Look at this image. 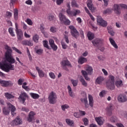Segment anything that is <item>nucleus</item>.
<instances>
[{"mask_svg": "<svg viewBox=\"0 0 127 127\" xmlns=\"http://www.w3.org/2000/svg\"><path fill=\"white\" fill-rule=\"evenodd\" d=\"M106 87L108 90H115V82H111V80H108L106 83Z\"/></svg>", "mask_w": 127, "mask_h": 127, "instance_id": "obj_13", "label": "nucleus"}, {"mask_svg": "<svg viewBox=\"0 0 127 127\" xmlns=\"http://www.w3.org/2000/svg\"><path fill=\"white\" fill-rule=\"evenodd\" d=\"M67 89L68 90V94L69 96L72 98H74L75 95H74V94H73V92H72V88L70 85L67 86Z\"/></svg>", "mask_w": 127, "mask_h": 127, "instance_id": "obj_34", "label": "nucleus"}, {"mask_svg": "<svg viewBox=\"0 0 127 127\" xmlns=\"http://www.w3.org/2000/svg\"><path fill=\"white\" fill-rule=\"evenodd\" d=\"M25 21L28 25H32V24H33V22H32V20L29 18H27Z\"/></svg>", "mask_w": 127, "mask_h": 127, "instance_id": "obj_47", "label": "nucleus"}, {"mask_svg": "<svg viewBox=\"0 0 127 127\" xmlns=\"http://www.w3.org/2000/svg\"><path fill=\"white\" fill-rule=\"evenodd\" d=\"M58 30V29L55 26L51 27L50 31L51 32H52V33H56Z\"/></svg>", "mask_w": 127, "mask_h": 127, "instance_id": "obj_40", "label": "nucleus"}, {"mask_svg": "<svg viewBox=\"0 0 127 127\" xmlns=\"http://www.w3.org/2000/svg\"><path fill=\"white\" fill-rule=\"evenodd\" d=\"M61 65L62 68H63V69H64L65 71H68V68L67 67V66L68 67H69V68H72V64H71V63L68 60L62 61L61 62Z\"/></svg>", "mask_w": 127, "mask_h": 127, "instance_id": "obj_5", "label": "nucleus"}, {"mask_svg": "<svg viewBox=\"0 0 127 127\" xmlns=\"http://www.w3.org/2000/svg\"><path fill=\"white\" fill-rule=\"evenodd\" d=\"M92 43L94 46L99 48L100 45H102L104 43V40L103 39L96 38L92 41Z\"/></svg>", "mask_w": 127, "mask_h": 127, "instance_id": "obj_7", "label": "nucleus"}, {"mask_svg": "<svg viewBox=\"0 0 127 127\" xmlns=\"http://www.w3.org/2000/svg\"><path fill=\"white\" fill-rule=\"evenodd\" d=\"M71 84H72L73 87H76L78 85V80L71 79Z\"/></svg>", "mask_w": 127, "mask_h": 127, "instance_id": "obj_46", "label": "nucleus"}, {"mask_svg": "<svg viewBox=\"0 0 127 127\" xmlns=\"http://www.w3.org/2000/svg\"><path fill=\"white\" fill-rule=\"evenodd\" d=\"M75 118H76L77 119H79V118L80 117V113L79 112H75L73 114Z\"/></svg>", "mask_w": 127, "mask_h": 127, "instance_id": "obj_56", "label": "nucleus"}, {"mask_svg": "<svg viewBox=\"0 0 127 127\" xmlns=\"http://www.w3.org/2000/svg\"><path fill=\"white\" fill-rule=\"evenodd\" d=\"M106 111L107 115H108V116H112V114H113V105H109L107 107Z\"/></svg>", "mask_w": 127, "mask_h": 127, "instance_id": "obj_21", "label": "nucleus"}, {"mask_svg": "<svg viewBox=\"0 0 127 127\" xmlns=\"http://www.w3.org/2000/svg\"><path fill=\"white\" fill-rule=\"evenodd\" d=\"M120 7H121L122 8H126L127 9V5L126 4H124V3H121L119 4Z\"/></svg>", "mask_w": 127, "mask_h": 127, "instance_id": "obj_57", "label": "nucleus"}, {"mask_svg": "<svg viewBox=\"0 0 127 127\" xmlns=\"http://www.w3.org/2000/svg\"><path fill=\"white\" fill-rule=\"evenodd\" d=\"M87 60L85 58L81 57L79 58L78 63H79V64L82 65V64H84V63H85V62H87Z\"/></svg>", "mask_w": 127, "mask_h": 127, "instance_id": "obj_29", "label": "nucleus"}, {"mask_svg": "<svg viewBox=\"0 0 127 127\" xmlns=\"http://www.w3.org/2000/svg\"><path fill=\"white\" fill-rule=\"evenodd\" d=\"M97 23L99 25H101V26H103V27H106L107 25H108V23L107 21L104 20L103 18H102V17L100 16H98L97 17Z\"/></svg>", "mask_w": 127, "mask_h": 127, "instance_id": "obj_10", "label": "nucleus"}, {"mask_svg": "<svg viewBox=\"0 0 127 127\" xmlns=\"http://www.w3.org/2000/svg\"><path fill=\"white\" fill-rule=\"evenodd\" d=\"M95 121L99 126H102V125H103V120H102L101 117L95 118Z\"/></svg>", "mask_w": 127, "mask_h": 127, "instance_id": "obj_33", "label": "nucleus"}, {"mask_svg": "<svg viewBox=\"0 0 127 127\" xmlns=\"http://www.w3.org/2000/svg\"><path fill=\"white\" fill-rule=\"evenodd\" d=\"M35 115V113L33 111H31L27 118V121L28 123H31L32 122V121H33V119H34V115Z\"/></svg>", "mask_w": 127, "mask_h": 127, "instance_id": "obj_16", "label": "nucleus"}, {"mask_svg": "<svg viewBox=\"0 0 127 127\" xmlns=\"http://www.w3.org/2000/svg\"><path fill=\"white\" fill-rule=\"evenodd\" d=\"M27 98H28V95H27L26 93L21 92L18 99L20 103L24 104Z\"/></svg>", "mask_w": 127, "mask_h": 127, "instance_id": "obj_8", "label": "nucleus"}, {"mask_svg": "<svg viewBox=\"0 0 127 127\" xmlns=\"http://www.w3.org/2000/svg\"><path fill=\"white\" fill-rule=\"evenodd\" d=\"M84 69L86 70V72L88 75H92L93 72V67H92V66L87 65L84 67Z\"/></svg>", "mask_w": 127, "mask_h": 127, "instance_id": "obj_20", "label": "nucleus"}, {"mask_svg": "<svg viewBox=\"0 0 127 127\" xmlns=\"http://www.w3.org/2000/svg\"><path fill=\"white\" fill-rule=\"evenodd\" d=\"M87 6L90 10H93L94 9V6H93V2L92 0H88L87 2Z\"/></svg>", "mask_w": 127, "mask_h": 127, "instance_id": "obj_25", "label": "nucleus"}, {"mask_svg": "<svg viewBox=\"0 0 127 127\" xmlns=\"http://www.w3.org/2000/svg\"><path fill=\"white\" fill-rule=\"evenodd\" d=\"M62 46L63 49H67L68 46L67 45L65 44V43L62 42Z\"/></svg>", "mask_w": 127, "mask_h": 127, "instance_id": "obj_60", "label": "nucleus"}, {"mask_svg": "<svg viewBox=\"0 0 127 127\" xmlns=\"http://www.w3.org/2000/svg\"><path fill=\"white\" fill-rule=\"evenodd\" d=\"M13 50H14L17 53H18V54H22V53L19 51V50L17 49V48H15V47H12Z\"/></svg>", "mask_w": 127, "mask_h": 127, "instance_id": "obj_52", "label": "nucleus"}, {"mask_svg": "<svg viewBox=\"0 0 127 127\" xmlns=\"http://www.w3.org/2000/svg\"><path fill=\"white\" fill-rule=\"evenodd\" d=\"M5 49H6V51L5 54V58L8 62L10 63V64L5 63H0V67L3 71L4 72H9L10 70H14V65H12L11 64H14L15 63V59L12 58V56H11V53H12V50L11 48L9 47L8 45H6L5 46Z\"/></svg>", "mask_w": 127, "mask_h": 127, "instance_id": "obj_1", "label": "nucleus"}, {"mask_svg": "<svg viewBox=\"0 0 127 127\" xmlns=\"http://www.w3.org/2000/svg\"><path fill=\"white\" fill-rule=\"evenodd\" d=\"M43 42L44 47H45V48H47V49H49V50L51 49L50 48V47H49V46L48 45V41L45 40V41H43Z\"/></svg>", "mask_w": 127, "mask_h": 127, "instance_id": "obj_39", "label": "nucleus"}, {"mask_svg": "<svg viewBox=\"0 0 127 127\" xmlns=\"http://www.w3.org/2000/svg\"><path fill=\"white\" fill-rule=\"evenodd\" d=\"M0 84L2 87H8V86H12L13 83L10 81H4L0 79Z\"/></svg>", "mask_w": 127, "mask_h": 127, "instance_id": "obj_12", "label": "nucleus"}, {"mask_svg": "<svg viewBox=\"0 0 127 127\" xmlns=\"http://www.w3.org/2000/svg\"><path fill=\"white\" fill-rule=\"evenodd\" d=\"M69 28L70 30V34H71L73 37L77 39L78 36L80 35V33L78 32V30L74 27L73 25H70L69 26Z\"/></svg>", "mask_w": 127, "mask_h": 127, "instance_id": "obj_6", "label": "nucleus"}, {"mask_svg": "<svg viewBox=\"0 0 127 127\" xmlns=\"http://www.w3.org/2000/svg\"><path fill=\"white\" fill-rule=\"evenodd\" d=\"M79 80L82 83V85L84 86V87H87V86H88V83H87V82H86L85 79H84V78L82 76L80 77V79Z\"/></svg>", "mask_w": 127, "mask_h": 127, "instance_id": "obj_35", "label": "nucleus"}, {"mask_svg": "<svg viewBox=\"0 0 127 127\" xmlns=\"http://www.w3.org/2000/svg\"><path fill=\"white\" fill-rule=\"evenodd\" d=\"M80 101L81 103H84L85 108L86 109H88V108H89V104H88V99L87 98V97L84 98H81Z\"/></svg>", "mask_w": 127, "mask_h": 127, "instance_id": "obj_22", "label": "nucleus"}, {"mask_svg": "<svg viewBox=\"0 0 127 127\" xmlns=\"http://www.w3.org/2000/svg\"><path fill=\"white\" fill-rule=\"evenodd\" d=\"M110 121L111 123H116L118 122V118L116 116H113L111 118Z\"/></svg>", "mask_w": 127, "mask_h": 127, "instance_id": "obj_43", "label": "nucleus"}, {"mask_svg": "<svg viewBox=\"0 0 127 127\" xmlns=\"http://www.w3.org/2000/svg\"><path fill=\"white\" fill-rule=\"evenodd\" d=\"M13 16L15 20H17V19H18V9H17V8L14 9Z\"/></svg>", "mask_w": 127, "mask_h": 127, "instance_id": "obj_28", "label": "nucleus"}, {"mask_svg": "<svg viewBox=\"0 0 127 127\" xmlns=\"http://www.w3.org/2000/svg\"><path fill=\"white\" fill-rule=\"evenodd\" d=\"M61 108H62V110L63 111H65V110H66V109H68L69 108V105H67V104H64V105H62L61 106Z\"/></svg>", "mask_w": 127, "mask_h": 127, "instance_id": "obj_49", "label": "nucleus"}, {"mask_svg": "<svg viewBox=\"0 0 127 127\" xmlns=\"http://www.w3.org/2000/svg\"><path fill=\"white\" fill-rule=\"evenodd\" d=\"M36 70L37 71L40 78H43L45 76V73L43 70L40 69V68L38 66H36Z\"/></svg>", "mask_w": 127, "mask_h": 127, "instance_id": "obj_19", "label": "nucleus"}, {"mask_svg": "<svg viewBox=\"0 0 127 127\" xmlns=\"http://www.w3.org/2000/svg\"><path fill=\"white\" fill-rule=\"evenodd\" d=\"M71 6L73 7H78L79 6V5L77 4V2L75 0H73L71 1Z\"/></svg>", "mask_w": 127, "mask_h": 127, "instance_id": "obj_44", "label": "nucleus"}, {"mask_svg": "<svg viewBox=\"0 0 127 127\" xmlns=\"http://www.w3.org/2000/svg\"><path fill=\"white\" fill-rule=\"evenodd\" d=\"M104 81H105V78L104 77L99 76L95 80V84H97L98 85H102Z\"/></svg>", "mask_w": 127, "mask_h": 127, "instance_id": "obj_17", "label": "nucleus"}, {"mask_svg": "<svg viewBox=\"0 0 127 127\" xmlns=\"http://www.w3.org/2000/svg\"><path fill=\"white\" fill-rule=\"evenodd\" d=\"M56 2L58 5H61L62 3L64 2V0H57Z\"/></svg>", "mask_w": 127, "mask_h": 127, "instance_id": "obj_55", "label": "nucleus"}, {"mask_svg": "<svg viewBox=\"0 0 127 127\" xmlns=\"http://www.w3.org/2000/svg\"><path fill=\"white\" fill-rule=\"evenodd\" d=\"M15 111H16L15 106L12 105V104L9 102L7 103V107H4L2 109L3 115H5V116H8L10 111L12 116H14V115H15V113H14Z\"/></svg>", "mask_w": 127, "mask_h": 127, "instance_id": "obj_2", "label": "nucleus"}, {"mask_svg": "<svg viewBox=\"0 0 127 127\" xmlns=\"http://www.w3.org/2000/svg\"><path fill=\"white\" fill-rule=\"evenodd\" d=\"M118 101L120 103H125V102H127V96L125 94H120L118 97Z\"/></svg>", "mask_w": 127, "mask_h": 127, "instance_id": "obj_14", "label": "nucleus"}, {"mask_svg": "<svg viewBox=\"0 0 127 127\" xmlns=\"http://www.w3.org/2000/svg\"><path fill=\"white\" fill-rule=\"evenodd\" d=\"M49 75L51 79H55V74L54 73L52 72H49Z\"/></svg>", "mask_w": 127, "mask_h": 127, "instance_id": "obj_53", "label": "nucleus"}, {"mask_svg": "<svg viewBox=\"0 0 127 127\" xmlns=\"http://www.w3.org/2000/svg\"><path fill=\"white\" fill-rule=\"evenodd\" d=\"M88 100H89V106L92 108L94 106V99L93 98V96L92 95H88Z\"/></svg>", "mask_w": 127, "mask_h": 127, "instance_id": "obj_23", "label": "nucleus"}, {"mask_svg": "<svg viewBox=\"0 0 127 127\" xmlns=\"http://www.w3.org/2000/svg\"><path fill=\"white\" fill-rule=\"evenodd\" d=\"M109 79L111 81V82L115 83V77L112 75H109Z\"/></svg>", "mask_w": 127, "mask_h": 127, "instance_id": "obj_50", "label": "nucleus"}, {"mask_svg": "<svg viewBox=\"0 0 127 127\" xmlns=\"http://www.w3.org/2000/svg\"><path fill=\"white\" fill-rule=\"evenodd\" d=\"M65 122L68 126H70V127L73 126V124H74V122H73V121L69 119H66L65 120Z\"/></svg>", "mask_w": 127, "mask_h": 127, "instance_id": "obj_41", "label": "nucleus"}, {"mask_svg": "<svg viewBox=\"0 0 127 127\" xmlns=\"http://www.w3.org/2000/svg\"><path fill=\"white\" fill-rule=\"evenodd\" d=\"M40 29L42 33H43V34H45V31H44V27H43V26H42V25H41Z\"/></svg>", "mask_w": 127, "mask_h": 127, "instance_id": "obj_63", "label": "nucleus"}, {"mask_svg": "<svg viewBox=\"0 0 127 127\" xmlns=\"http://www.w3.org/2000/svg\"><path fill=\"white\" fill-rule=\"evenodd\" d=\"M14 123L16 126H19V125H22V120L20 119L19 117H17L15 119Z\"/></svg>", "mask_w": 127, "mask_h": 127, "instance_id": "obj_30", "label": "nucleus"}, {"mask_svg": "<svg viewBox=\"0 0 127 127\" xmlns=\"http://www.w3.org/2000/svg\"><path fill=\"white\" fill-rule=\"evenodd\" d=\"M8 32L12 37H14V36H15V34H14V32H13L12 28L10 27L8 28Z\"/></svg>", "mask_w": 127, "mask_h": 127, "instance_id": "obj_42", "label": "nucleus"}, {"mask_svg": "<svg viewBox=\"0 0 127 127\" xmlns=\"http://www.w3.org/2000/svg\"><path fill=\"white\" fill-rule=\"evenodd\" d=\"M23 79L20 78L18 80V85L21 86L22 85V83H23Z\"/></svg>", "mask_w": 127, "mask_h": 127, "instance_id": "obj_59", "label": "nucleus"}, {"mask_svg": "<svg viewBox=\"0 0 127 127\" xmlns=\"http://www.w3.org/2000/svg\"><path fill=\"white\" fill-rule=\"evenodd\" d=\"M25 3L29 5H31L32 4V1L31 0H27L25 1Z\"/></svg>", "mask_w": 127, "mask_h": 127, "instance_id": "obj_61", "label": "nucleus"}, {"mask_svg": "<svg viewBox=\"0 0 127 127\" xmlns=\"http://www.w3.org/2000/svg\"><path fill=\"white\" fill-rule=\"evenodd\" d=\"M48 100L50 104H52L53 105L55 104L56 100H57V95H56V93L52 91L49 95Z\"/></svg>", "mask_w": 127, "mask_h": 127, "instance_id": "obj_3", "label": "nucleus"}, {"mask_svg": "<svg viewBox=\"0 0 127 127\" xmlns=\"http://www.w3.org/2000/svg\"><path fill=\"white\" fill-rule=\"evenodd\" d=\"M66 13L68 15L70 16H76V15H78L79 13H81V11L78 9H73L71 11V10H66Z\"/></svg>", "mask_w": 127, "mask_h": 127, "instance_id": "obj_9", "label": "nucleus"}, {"mask_svg": "<svg viewBox=\"0 0 127 127\" xmlns=\"http://www.w3.org/2000/svg\"><path fill=\"white\" fill-rule=\"evenodd\" d=\"M82 121L84 123V126H88V125H89V120H88V119L86 118H84L83 119H82Z\"/></svg>", "mask_w": 127, "mask_h": 127, "instance_id": "obj_48", "label": "nucleus"}, {"mask_svg": "<svg viewBox=\"0 0 127 127\" xmlns=\"http://www.w3.org/2000/svg\"><path fill=\"white\" fill-rule=\"evenodd\" d=\"M4 96L7 99H13V98H14V96L11 95V94H10L8 92H6L4 93Z\"/></svg>", "mask_w": 127, "mask_h": 127, "instance_id": "obj_36", "label": "nucleus"}, {"mask_svg": "<svg viewBox=\"0 0 127 127\" xmlns=\"http://www.w3.org/2000/svg\"><path fill=\"white\" fill-rule=\"evenodd\" d=\"M49 42L53 51H56L58 49V47L57 46V45H56V44H55V43L54 42V40L52 39H50L49 41Z\"/></svg>", "mask_w": 127, "mask_h": 127, "instance_id": "obj_15", "label": "nucleus"}, {"mask_svg": "<svg viewBox=\"0 0 127 127\" xmlns=\"http://www.w3.org/2000/svg\"><path fill=\"white\" fill-rule=\"evenodd\" d=\"M30 95L33 99H34V100H36V99H38L39 98V95H38V94L31 93Z\"/></svg>", "mask_w": 127, "mask_h": 127, "instance_id": "obj_37", "label": "nucleus"}, {"mask_svg": "<svg viewBox=\"0 0 127 127\" xmlns=\"http://www.w3.org/2000/svg\"><path fill=\"white\" fill-rule=\"evenodd\" d=\"M105 95H106V91H105V90H102V91L99 93V96H100V97H101V98H103V97H104V96H105Z\"/></svg>", "mask_w": 127, "mask_h": 127, "instance_id": "obj_54", "label": "nucleus"}, {"mask_svg": "<svg viewBox=\"0 0 127 127\" xmlns=\"http://www.w3.org/2000/svg\"><path fill=\"white\" fill-rule=\"evenodd\" d=\"M109 41L111 45H112V46H113L114 48H115L116 49H118V48H119V46H118V45L117 44V43H116V41H115V40H114L113 38H110Z\"/></svg>", "mask_w": 127, "mask_h": 127, "instance_id": "obj_24", "label": "nucleus"}, {"mask_svg": "<svg viewBox=\"0 0 127 127\" xmlns=\"http://www.w3.org/2000/svg\"><path fill=\"white\" fill-rule=\"evenodd\" d=\"M33 40L36 43H38V40H39V36L37 34H35L33 37Z\"/></svg>", "mask_w": 127, "mask_h": 127, "instance_id": "obj_38", "label": "nucleus"}, {"mask_svg": "<svg viewBox=\"0 0 127 127\" xmlns=\"http://www.w3.org/2000/svg\"><path fill=\"white\" fill-rule=\"evenodd\" d=\"M16 25V33L17 34V37L18 40H22V37H23V33L22 32V30L21 29H18L17 28V26H16V24H15Z\"/></svg>", "mask_w": 127, "mask_h": 127, "instance_id": "obj_11", "label": "nucleus"}, {"mask_svg": "<svg viewBox=\"0 0 127 127\" xmlns=\"http://www.w3.org/2000/svg\"><path fill=\"white\" fill-rule=\"evenodd\" d=\"M87 37L89 40H93L95 37L94 33L91 32H88L87 33Z\"/></svg>", "mask_w": 127, "mask_h": 127, "instance_id": "obj_31", "label": "nucleus"}, {"mask_svg": "<svg viewBox=\"0 0 127 127\" xmlns=\"http://www.w3.org/2000/svg\"><path fill=\"white\" fill-rule=\"evenodd\" d=\"M79 113L80 117H83V116H85V115H86V112H85V111L79 110Z\"/></svg>", "mask_w": 127, "mask_h": 127, "instance_id": "obj_58", "label": "nucleus"}, {"mask_svg": "<svg viewBox=\"0 0 127 127\" xmlns=\"http://www.w3.org/2000/svg\"><path fill=\"white\" fill-rule=\"evenodd\" d=\"M103 1L105 6H108V5L109 4V0H103Z\"/></svg>", "mask_w": 127, "mask_h": 127, "instance_id": "obj_64", "label": "nucleus"}, {"mask_svg": "<svg viewBox=\"0 0 127 127\" xmlns=\"http://www.w3.org/2000/svg\"><path fill=\"white\" fill-rule=\"evenodd\" d=\"M59 16L60 21H61L62 23L65 24V25H69V24L71 23L70 20L66 18V16L62 14V13H60L59 14Z\"/></svg>", "mask_w": 127, "mask_h": 127, "instance_id": "obj_4", "label": "nucleus"}, {"mask_svg": "<svg viewBox=\"0 0 127 127\" xmlns=\"http://www.w3.org/2000/svg\"><path fill=\"white\" fill-rule=\"evenodd\" d=\"M48 19H49L50 21H52V20H54V16L52 14L49 15L48 17Z\"/></svg>", "mask_w": 127, "mask_h": 127, "instance_id": "obj_51", "label": "nucleus"}, {"mask_svg": "<svg viewBox=\"0 0 127 127\" xmlns=\"http://www.w3.org/2000/svg\"><path fill=\"white\" fill-rule=\"evenodd\" d=\"M22 111H23V112H26V113H28V112H29V109L24 107H22Z\"/></svg>", "mask_w": 127, "mask_h": 127, "instance_id": "obj_62", "label": "nucleus"}, {"mask_svg": "<svg viewBox=\"0 0 127 127\" xmlns=\"http://www.w3.org/2000/svg\"><path fill=\"white\" fill-rule=\"evenodd\" d=\"M114 9L116 14H120L121 13L120 4H115L114 5Z\"/></svg>", "mask_w": 127, "mask_h": 127, "instance_id": "obj_18", "label": "nucleus"}, {"mask_svg": "<svg viewBox=\"0 0 127 127\" xmlns=\"http://www.w3.org/2000/svg\"><path fill=\"white\" fill-rule=\"evenodd\" d=\"M115 85L117 87V88H120V87H122L123 86V80H117L115 82Z\"/></svg>", "mask_w": 127, "mask_h": 127, "instance_id": "obj_32", "label": "nucleus"}, {"mask_svg": "<svg viewBox=\"0 0 127 127\" xmlns=\"http://www.w3.org/2000/svg\"><path fill=\"white\" fill-rule=\"evenodd\" d=\"M23 45H27L28 46H33V43L31 42V41L24 40L22 42Z\"/></svg>", "mask_w": 127, "mask_h": 127, "instance_id": "obj_26", "label": "nucleus"}, {"mask_svg": "<svg viewBox=\"0 0 127 127\" xmlns=\"http://www.w3.org/2000/svg\"><path fill=\"white\" fill-rule=\"evenodd\" d=\"M36 53L38 54V55H41L43 53V49H39L36 51Z\"/></svg>", "mask_w": 127, "mask_h": 127, "instance_id": "obj_45", "label": "nucleus"}, {"mask_svg": "<svg viewBox=\"0 0 127 127\" xmlns=\"http://www.w3.org/2000/svg\"><path fill=\"white\" fill-rule=\"evenodd\" d=\"M81 73H82V75L83 76V77H84L86 81H90V77H88V74L87 73V71L84 70H82Z\"/></svg>", "mask_w": 127, "mask_h": 127, "instance_id": "obj_27", "label": "nucleus"}]
</instances>
